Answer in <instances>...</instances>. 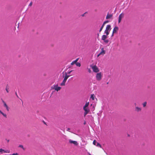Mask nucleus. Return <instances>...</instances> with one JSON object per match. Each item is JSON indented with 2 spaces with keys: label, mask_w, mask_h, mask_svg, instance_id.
I'll list each match as a JSON object with an SVG mask.
<instances>
[{
  "label": "nucleus",
  "mask_w": 155,
  "mask_h": 155,
  "mask_svg": "<svg viewBox=\"0 0 155 155\" xmlns=\"http://www.w3.org/2000/svg\"><path fill=\"white\" fill-rule=\"evenodd\" d=\"M61 87L58 86V84H54L51 87V89H52L55 90L57 91H60L61 89Z\"/></svg>",
  "instance_id": "f257e3e1"
},
{
  "label": "nucleus",
  "mask_w": 155,
  "mask_h": 155,
  "mask_svg": "<svg viewBox=\"0 0 155 155\" xmlns=\"http://www.w3.org/2000/svg\"><path fill=\"white\" fill-rule=\"evenodd\" d=\"M111 26L110 25H108L107 26L104 33L108 35L109 34V32L111 29Z\"/></svg>",
  "instance_id": "f03ea898"
},
{
  "label": "nucleus",
  "mask_w": 155,
  "mask_h": 155,
  "mask_svg": "<svg viewBox=\"0 0 155 155\" xmlns=\"http://www.w3.org/2000/svg\"><path fill=\"white\" fill-rule=\"evenodd\" d=\"M90 67L93 69V72L96 73H97L99 71V70L97 67L96 65H91Z\"/></svg>",
  "instance_id": "7ed1b4c3"
},
{
  "label": "nucleus",
  "mask_w": 155,
  "mask_h": 155,
  "mask_svg": "<svg viewBox=\"0 0 155 155\" xmlns=\"http://www.w3.org/2000/svg\"><path fill=\"white\" fill-rule=\"evenodd\" d=\"M102 75L101 72L97 73L96 74V80L98 81H100L102 79Z\"/></svg>",
  "instance_id": "20e7f679"
},
{
  "label": "nucleus",
  "mask_w": 155,
  "mask_h": 155,
  "mask_svg": "<svg viewBox=\"0 0 155 155\" xmlns=\"http://www.w3.org/2000/svg\"><path fill=\"white\" fill-rule=\"evenodd\" d=\"M83 109L84 111V116L85 117L90 111V110L88 109L87 107H83Z\"/></svg>",
  "instance_id": "39448f33"
},
{
  "label": "nucleus",
  "mask_w": 155,
  "mask_h": 155,
  "mask_svg": "<svg viewBox=\"0 0 155 155\" xmlns=\"http://www.w3.org/2000/svg\"><path fill=\"white\" fill-rule=\"evenodd\" d=\"M118 27L117 26H116L113 29L112 36H113L114 35V34L116 33L117 32L118 30Z\"/></svg>",
  "instance_id": "423d86ee"
},
{
  "label": "nucleus",
  "mask_w": 155,
  "mask_h": 155,
  "mask_svg": "<svg viewBox=\"0 0 155 155\" xmlns=\"http://www.w3.org/2000/svg\"><path fill=\"white\" fill-rule=\"evenodd\" d=\"M105 51L104 50V48H102L101 49V51L97 55V57H98L99 56L101 55H104L105 54Z\"/></svg>",
  "instance_id": "0eeeda50"
},
{
  "label": "nucleus",
  "mask_w": 155,
  "mask_h": 155,
  "mask_svg": "<svg viewBox=\"0 0 155 155\" xmlns=\"http://www.w3.org/2000/svg\"><path fill=\"white\" fill-rule=\"evenodd\" d=\"M124 16V14L122 13L120 14L118 18V23H120L121 21L122 18H123Z\"/></svg>",
  "instance_id": "6e6552de"
},
{
  "label": "nucleus",
  "mask_w": 155,
  "mask_h": 155,
  "mask_svg": "<svg viewBox=\"0 0 155 155\" xmlns=\"http://www.w3.org/2000/svg\"><path fill=\"white\" fill-rule=\"evenodd\" d=\"M69 142L71 143H73L75 145H77L78 144L77 142L76 141H73L71 140H69Z\"/></svg>",
  "instance_id": "1a4fd4ad"
},
{
  "label": "nucleus",
  "mask_w": 155,
  "mask_h": 155,
  "mask_svg": "<svg viewBox=\"0 0 155 155\" xmlns=\"http://www.w3.org/2000/svg\"><path fill=\"white\" fill-rule=\"evenodd\" d=\"M70 75H68V73L67 72H65L64 80L67 81L68 78L70 77Z\"/></svg>",
  "instance_id": "9d476101"
},
{
  "label": "nucleus",
  "mask_w": 155,
  "mask_h": 155,
  "mask_svg": "<svg viewBox=\"0 0 155 155\" xmlns=\"http://www.w3.org/2000/svg\"><path fill=\"white\" fill-rule=\"evenodd\" d=\"M141 110V108L137 106L135 107V111L137 112H140Z\"/></svg>",
  "instance_id": "9b49d317"
},
{
  "label": "nucleus",
  "mask_w": 155,
  "mask_h": 155,
  "mask_svg": "<svg viewBox=\"0 0 155 155\" xmlns=\"http://www.w3.org/2000/svg\"><path fill=\"white\" fill-rule=\"evenodd\" d=\"M113 16V15L112 14H107L106 16V18L107 19L111 18Z\"/></svg>",
  "instance_id": "f8f14e48"
},
{
  "label": "nucleus",
  "mask_w": 155,
  "mask_h": 155,
  "mask_svg": "<svg viewBox=\"0 0 155 155\" xmlns=\"http://www.w3.org/2000/svg\"><path fill=\"white\" fill-rule=\"evenodd\" d=\"M2 102L4 104V106L6 108V109L8 111H9V108L8 106L6 104V103H5V102L2 99Z\"/></svg>",
  "instance_id": "ddd939ff"
},
{
  "label": "nucleus",
  "mask_w": 155,
  "mask_h": 155,
  "mask_svg": "<svg viewBox=\"0 0 155 155\" xmlns=\"http://www.w3.org/2000/svg\"><path fill=\"white\" fill-rule=\"evenodd\" d=\"M107 35H103L101 39L103 41L105 40L107 38Z\"/></svg>",
  "instance_id": "4468645a"
},
{
  "label": "nucleus",
  "mask_w": 155,
  "mask_h": 155,
  "mask_svg": "<svg viewBox=\"0 0 155 155\" xmlns=\"http://www.w3.org/2000/svg\"><path fill=\"white\" fill-rule=\"evenodd\" d=\"M66 81L63 80L62 82L60 84V85L61 86H64L65 85V83Z\"/></svg>",
  "instance_id": "2eb2a0df"
},
{
  "label": "nucleus",
  "mask_w": 155,
  "mask_h": 155,
  "mask_svg": "<svg viewBox=\"0 0 155 155\" xmlns=\"http://www.w3.org/2000/svg\"><path fill=\"white\" fill-rule=\"evenodd\" d=\"M95 97V95L94 94H91V98L93 100H94V98Z\"/></svg>",
  "instance_id": "dca6fc26"
},
{
  "label": "nucleus",
  "mask_w": 155,
  "mask_h": 155,
  "mask_svg": "<svg viewBox=\"0 0 155 155\" xmlns=\"http://www.w3.org/2000/svg\"><path fill=\"white\" fill-rule=\"evenodd\" d=\"M18 147L21 148L24 150H25V148L24 147H23V145H19L18 146Z\"/></svg>",
  "instance_id": "f3484780"
},
{
  "label": "nucleus",
  "mask_w": 155,
  "mask_h": 155,
  "mask_svg": "<svg viewBox=\"0 0 155 155\" xmlns=\"http://www.w3.org/2000/svg\"><path fill=\"white\" fill-rule=\"evenodd\" d=\"M104 26V24H103L101 26V28H100V29L99 30V32H101V31L102 30Z\"/></svg>",
  "instance_id": "a211bd4d"
},
{
  "label": "nucleus",
  "mask_w": 155,
  "mask_h": 155,
  "mask_svg": "<svg viewBox=\"0 0 155 155\" xmlns=\"http://www.w3.org/2000/svg\"><path fill=\"white\" fill-rule=\"evenodd\" d=\"M89 103L88 102H86L85 104V105H84V107H87L89 105Z\"/></svg>",
  "instance_id": "6ab92c4d"
},
{
  "label": "nucleus",
  "mask_w": 155,
  "mask_h": 155,
  "mask_svg": "<svg viewBox=\"0 0 155 155\" xmlns=\"http://www.w3.org/2000/svg\"><path fill=\"white\" fill-rule=\"evenodd\" d=\"M75 64L78 67H80L81 66V64L79 62H77Z\"/></svg>",
  "instance_id": "aec40b11"
},
{
  "label": "nucleus",
  "mask_w": 155,
  "mask_h": 155,
  "mask_svg": "<svg viewBox=\"0 0 155 155\" xmlns=\"http://www.w3.org/2000/svg\"><path fill=\"white\" fill-rule=\"evenodd\" d=\"M9 87H8V85H7L6 87V88H5V90L7 93L9 92L8 91Z\"/></svg>",
  "instance_id": "412c9836"
},
{
  "label": "nucleus",
  "mask_w": 155,
  "mask_h": 155,
  "mask_svg": "<svg viewBox=\"0 0 155 155\" xmlns=\"http://www.w3.org/2000/svg\"><path fill=\"white\" fill-rule=\"evenodd\" d=\"M97 145H96V146H97V147H99L101 148V145L98 143H97Z\"/></svg>",
  "instance_id": "4be33fe9"
},
{
  "label": "nucleus",
  "mask_w": 155,
  "mask_h": 155,
  "mask_svg": "<svg viewBox=\"0 0 155 155\" xmlns=\"http://www.w3.org/2000/svg\"><path fill=\"white\" fill-rule=\"evenodd\" d=\"M4 150L2 149H0V152L1 154H2L4 153Z\"/></svg>",
  "instance_id": "5701e85b"
},
{
  "label": "nucleus",
  "mask_w": 155,
  "mask_h": 155,
  "mask_svg": "<svg viewBox=\"0 0 155 155\" xmlns=\"http://www.w3.org/2000/svg\"><path fill=\"white\" fill-rule=\"evenodd\" d=\"M146 104H147V102H144L143 104V107H145L146 106Z\"/></svg>",
  "instance_id": "b1692460"
},
{
  "label": "nucleus",
  "mask_w": 155,
  "mask_h": 155,
  "mask_svg": "<svg viewBox=\"0 0 155 155\" xmlns=\"http://www.w3.org/2000/svg\"><path fill=\"white\" fill-rule=\"evenodd\" d=\"M97 142H96V141L95 140H94V141H93V144H94V145H96V144L97 143Z\"/></svg>",
  "instance_id": "393cba45"
},
{
  "label": "nucleus",
  "mask_w": 155,
  "mask_h": 155,
  "mask_svg": "<svg viewBox=\"0 0 155 155\" xmlns=\"http://www.w3.org/2000/svg\"><path fill=\"white\" fill-rule=\"evenodd\" d=\"M4 117H6L7 115L6 114H4L3 112H2L1 113Z\"/></svg>",
  "instance_id": "a878e982"
},
{
  "label": "nucleus",
  "mask_w": 155,
  "mask_h": 155,
  "mask_svg": "<svg viewBox=\"0 0 155 155\" xmlns=\"http://www.w3.org/2000/svg\"><path fill=\"white\" fill-rule=\"evenodd\" d=\"M76 62H75V61H72L71 64V65H74V64H76Z\"/></svg>",
  "instance_id": "bb28decb"
},
{
  "label": "nucleus",
  "mask_w": 155,
  "mask_h": 155,
  "mask_svg": "<svg viewBox=\"0 0 155 155\" xmlns=\"http://www.w3.org/2000/svg\"><path fill=\"white\" fill-rule=\"evenodd\" d=\"M104 42L106 43H107L109 42V40H104Z\"/></svg>",
  "instance_id": "cd10ccee"
},
{
  "label": "nucleus",
  "mask_w": 155,
  "mask_h": 155,
  "mask_svg": "<svg viewBox=\"0 0 155 155\" xmlns=\"http://www.w3.org/2000/svg\"><path fill=\"white\" fill-rule=\"evenodd\" d=\"M108 22H109V21H107H107H104L103 22V24H104V25H105L106 24V23H108Z\"/></svg>",
  "instance_id": "c85d7f7f"
},
{
  "label": "nucleus",
  "mask_w": 155,
  "mask_h": 155,
  "mask_svg": "<svg viewBox=\"0 0 155 155\" xmlns=\"http://www.w3.org/2000/svg\"><path fill=\"white\" fill-rule=\"evenodd\" d=\"M9 153V151L8 150H4V153Z\"/></svg>",
  "instance_id": "c756f323"
},
{
  "label": "nucleus",
  "mask_w": 155,
  "mask_h": 155,
  "mask_svg": "<svg viewBox=\"0 0 155 155\" xmlns=\"http://www.w3.org/2000/svg\"><path fill=\"white\" fill-rule=\"evenodd\" d=\"M73 71V70H71V71H69L68 72V73H67L68 74H70V73Z\"/></svg>",
  "instance_id": "7c9ffc66"
},
{
  "label": "nucleus",
  "mask_w": 155,
  "mask_h": 155,
  "mask_svg": "<svg viewBox=\"0 0 155 155\" xmlns=\"http://www.w3.org/2000/svg\"><path fill=\"white\" fill-rule=\"evenodd\" d=\"M79 59V58H77V59H76V60H74V61H75V62L76 63L77 62V61H78V60Z\"/></svg>",
  "instance_id": "2f4dec72"
},
{
  "label": "nucleus",
  "mask_w": 155,
  "mask_h": 155,
  "mask_svg": "<svg viewBox=\"0 0 155 155\" xmlns=\"http://www.w3.org/2000/svg\"><path fill=\"white\" fill-rule=\"evenodd\" d=\"M88 71L90 73H91V70L90 69H88Z\"/></svg>",
  "instance_id": "473e14b6"
},
{
  "label": "nucleus",
  "mask_w": 155,
  "mask_h": 155,
  "mask_svg": "<svg viewBox=\"0 0 155 155\" xmlns=\"http://www.w3.org/2000/svg\"><path fill=\"white\" fill-rule=\"evenodd\" d=\"M12 155H18V154L17 153H14L12 154Z\"/></svg>",
  "instance_id": "72a5a7b5"
},
{
  "label": "nucleus",
  "mask_w": 155,
  "mask_h": 155,
  "mask_svg": "<svg viewBox=\"0 0 155 155\" xmlns=\"http://www.w3.org/2000/svg\"><path fill=\"white\" fill-rule=\"evenodd\" d=\"M32 5V3L31 2L30 3V4H29V5H30V6H31V5Z\"/></svg>",
  "instance_id": "f704fd0d"
},
{
  "label": "nucleus",
  "mask_w": 155,
  "mask_h": 155,
  "mask_svg": "<svg viewBox=\"0 0 155 155\" xmlns=\"http://www.w3.org/2000/svg\"><path fill=\"white\" fill-rule=\"evenodd\" d=\"M8 143L9 141V140L6 139Z\"/></svg>",
  "instance_id": "c9c22d12"
},
{
  "label": "nucleus",
  "mask_w": 155,
  "mask_h": 155,
  "mask_svg": "<svg viewBox=\"0 0 155 155\" xmlns=\"http://www.w3.org/2000/svg\"><path fill=\"white\" fill-rule=\"evenodd\" d=\"M86 13V12H85V13H84V14H83L82 15V16H84V15Z\"/></svg>",
  "instance_id": "e433bc0d"
},
{
  "label": "nucleus",
  "mask_w": 155,
  "mask_h": 155,
  "mask_svg": "<svg viewBox=\"0 0 155 155\" xmlns=\"http://www.w3.org/2000/svg\"><path fill=\"white\" fill-rule=\"evenodd\" d=\"M15 94H16V95L18 97V95H17V93H16V92Z\"/></svg>",
  "instance_id": "4c0bfd02"
},
{
  "label": "nucleus",
  "mask_w": 155,
  "mask_h": 155,
  "mask_svg": "<svg viewBox=\"0 0 155 155\" xmlns=\"http://www.w3.org/2000/svg\"><path fill=\"white\" fill-rule=\"evenodd\" d=\"M70 130V128H68V130H68V131H69Z\"/></svg>",
  "instance_id": "58836bf2"
},
{
  "label": "nucleus",
  "mask_w": 155,
  "mask_h": 155,
  "mask_svg": "<svg viewBox=\"0 0 155 155\" xmlns=\"http://www.w3.org/2000/svg\"><path fill=\"white\" fill-rule=\"evenodd\" d=\"M2 112L0 110V113H1Z\"/></svg>",
  "instance_id": "ea45409f"
},
{
  "label": "nucleus",
  "mask_w": 155,
  "mask_h": 155,
  "mask_svg": "<svg viewBox=\"0 0 155 155\" xmlns=\"http://www.w3.org/2000/svg\"><path fill=\"white\" fill-rule=\"evenodd\" d=\"M108 83H109L108 82L107 83V84H108Z\"/></svg>",
  "instance_id": "a19ab883"
},
{
  "label": "nucleus",
  "mask_w": 155,
  "mask_h": 155,
  "mask_svg": "<svg viewBox=\"0 0 155 155\" xmlns=\"http://www.w3.org/2000/svg\"><path fill=\"white\" fill-rule=\"evenodd\" d=\"M85 124V122H84V124Z\"/></svg>",
  "instance_id": "79ce46f5"
},
{
  "label": "nucleus",
  "mask_w": 155,
  "mask_h": 155,
  "mask_svg": "<svg viewBox=\"0 0 155 155\" xmlns=\"http://www.w3.org/2000/svg\"><path fill=\"white\" fill-rule=\"evenodd\" d=\"M134 104H135V105H136V103H135Z\"/></svg>",
  "instance_id": "37998d69"
}]
</instances>
